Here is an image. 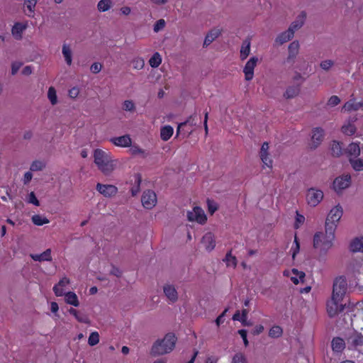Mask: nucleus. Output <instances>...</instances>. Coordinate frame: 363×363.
Here are the masks:
<instances>
[{
	"instance_id": "nucleus-1",
	"label": "nucleus",
	"mask_w": 363,
	"mask_h": 363,
	"mask_svg": "<svg viewBox=\"0 0 363 363\" xmlns=\"http://www.w3.org/2000/svg\"><path fill=\"white\" fill-rule=\"evenodd\" d=\"M93 156L95 164L104 175L109 176L116 169L118 162L108 151L96 149Z\"/></svg>"
},
{
	"instance_id": "nucleus-2",
	"label": "nucleus",
	"mask_w": 363,
	"mask_h": 363,
	"mask_svg": "<svg viewBox=\"0 0 363 363\" xmlns=\"http://www.w3.org/2000/svg\"><path fill=\"white\" fill-rule=\"evenodd\" d=\"M335 230L333 227H325V232H318L313 236V247L320 255H325L333 247Z\"/></svg>"
},
{
	"instance_id": "nucleus-3",
	"label": "nucleus",
	"mask_w": 363,
	"mask_h": 363,
	"mask_svg": "<svg viewBox=\"0 0 363 363\" xmlns=\"http://www.w3.org/2000/svg\"><path fill=\"white\" fill-rule=\"evenodd\" d=\"M177 342V337L173 333H167L164 338L159 339L153 344L151 353L154 356L163 355L171 352Z\"/></svg>"
},
{
	"instance_id": "nucleus-4",
	"label": "nucleus",
	"mask_w": 363,
	"mask_h": 363,
	"mask_svg": "<svg viewBox=\"0 0 363 363\" xmlns=\"http://www.w3.org/2000/svg\"><path fill=\"white\" fill-rule=\"evenodd\" d=\"M342 214L343 209L340 204L334 206L327 216L325 227H333V230H335L337 226V223L342 218Z\"/></svg>"
},
{
	"instance_id": "nucleus-5",
	"label": "nucleus",
	"mask_w": 363,
	"mask_h": 363,
	"mask_svg": "<svg viewBox=\"0 0 363 363\" xmlns=\"http://www.w3.org/2000/svg\"><path fill=\"white\" fill-rule=\"evenodd\" d=\"M347 281L343 277L337 278L333 283L331 297L334 299L344 301L347 291Z\"/></svg>"
},
{
	"instance_id": "nucleus-6",
	"label": "nucleus",
	"mask_w": 363,
	"mask_h": 363,
	"mask_svg": "<svg viewBox=\"0 0 363 363\" xmlns=\"http://www.w3.org/2000/svg\"><path fill=\"white\" fill-rule=\"evenodd\" d=\"M343 302L344 301L334 299L333 297H331L330 299L328 301L326 308L327 313L330 318H333L343 311L346 305V303Z\"/></svg>"
},
{
	"instance_id": "nucleus-7",
	"label": "nucleus",
	"mask_w": 363,
	"mask_h": 363,
	"mask_svg": "<svg viewBox=\"0 0 363 363\" xmlns=\"http://www.w3.org/2000/svg\"><path fill=\"white\" fill-rule=\"evenodd\" d=\"M351 182L352 179L350 174H342L334 179L333 189L337 194H340L351 185Z\"/></svg>"
},
{
	"instance_id": "nucleus-8",
	"label": "nucleus",
	"mask_w": 363,
	"mask_h": 363,
	"mask_svg": "<svg viewBox=\"0 0 363 363\" xmlns=\"http://www.w3.org/2000/svg\"><path fill=\"white\" fill-rule=\"evenodd\" d=\"M300 43L298 40H294L291 42L287 48V57L283 61L284 65H293L296 61V59L299 53Z\"/></svg>"
},
{
	"instance_id": "nucleus-9",
	"label": "nucleus",
	"mask_w": 363,
	"mask_h": 363,
	"mask_svg": "<svg viewBox=\"0 0 363 363\" xmlns=\"http://www.w3.org/2000/svg\"><path fill=\"white\" fill-rule=\"evenodd\" d=\"M324 194L322 190L316 188H310L306 193V201L309 206L315 207L323 199Z\"/></svg>"
},
{
	"instance_id": "nucleus-10",
	"label": "nucleus",
	"mask_w": 363,
	"mask_h": 363,
	"mask_svg": "<svg viewBox=\"0 0 363 363\" xmlns=\"http://www.w3.org/2000/svg\"><path fill=\"white\" fill-rule=\"evenodd\" d=\"M141 202L146 209H152L157 204V196L155 191L146 190L143 192L141 197Z\"/></svg>"
},
{
	"instance_id": "nucleus-11",
	"label": "nucleus",
	"mask_w": 363,
	"mask_h": 363,
	"mask_svg": "<svg viewBox=\"0 0 363 363\" xmlns=\"http://www.w3.org/2000/svg\"><path fill=\"white\" fill-rule=\"evenodd\" d=\"M187 218L189 221H195L200 224H203L207 219L203 210L199 206H195L192 211H188Z\"/></svg>"
},
{
	"instance_id": "nucleus-12",
	"label": "nucleus",
	"mask_w": 363,
	"mask_h": 363,
	"mask_svg": "<svg viewBox=\"0 0 363 363\" xmlns=\"http://www.w3.org/2000/svg\"><path fill=\"white\" fill-rule=\"evenodd\" d=\"M324 130L320 127L313 128L311 132V142L309 147L311 149L317 148L322 143L324 138Z\"/></svg>"
},
{
	"instance_id": "nucleus-13",
	"label": "nucleus",
	"mask_w": 363,
	"mask_h": 363,
	"mask_svg": "<svg viewBox=\"0 0 363 363\" xmlns=\"http://www.w3.org/2000/svg\"><path fill=\"white\" fill-rule=\"evenodd\" d=\"M359 110H363V100L357 101V99L352 97L345 103L342 107V112H352Z\"/></svg>"
},
{
	"instance_id": "nucleus-14",
	"label": "nucleus",
	"mask_w": 363,
	"mask_h": 363,
	"mask_svg": "<svg viewBox=\"0 0 363 363\" xmlns=\"http://www.w3.org/2000/svg\"><path fill=\"white\" fill-rule=\"evenodd\" d=\"M96 190L105 197H113L118 193V188L112 184H102L98 183Z\"/></svg>"
},
{
	"instance_id": "nucleus-15",
	"label": "nucleus",
	"mask_w": 363,
	"mask_h": 363,
	"mask_svg": "<svg viewBox=\"0 0 363 363\" xmlns=\"http://www.w3.org/2000/svg\"><path fill=\"white\" fill-rule=\"evenodd\" d=\"M258 58L257 57H252L245 64L243 72L245 78L247 81H250L254 77V69L257 66Z\"/></svg>"
},
{
	"instance_id": "nucleus-16",
	"label": "nucleus",
	"mask_w": 363,
	"mask_h": 363,
	"mask_svg": "<svg viewBox=\"0 0 363 363\" xmlns=\"http://www.w3.org/2000/svg\"><path fill=\"white\" fill-rule=\"evenodd\" d=\"M163 292L170 303H175L178 300V292L175 286L170 284H166L163 286Z\"/></svg>"
},
{
	"instance_id": "nucleus-17",
	"label": "nucleus",
	"mask_w": 363,
	"mask_h": 363,
	"mask_svg": "<svg viewBox=\"0 0 363 363\" xmlns=\"http://www.w3.org/2000/svg\"><path fill=\"white\" fill-rule=\"evenodd\" d=\"M349 348H358L363 346V335L360 333H354L347 339Z\"/></svg>"
},
{
	"instance_id": "nucleus-18",
	"label": "nucleus",
	"mask_w": 363,
	"mask_h": 363,
	"mask_svg": "<svg viewBox=\"0 0 363 363\" xmlns=\"http://www.w3.org/2000/svg\"><path fill=\"white\" fill-rule=\"evenodd\" d=\"M201 243L207 251H212L216 247L214 235L210 232L206 233L201 239Z\"/></svg>"
},
{
	"instance_id": "nucleus-19",
	"label": "nucleus",
	"mask_w": 363,
	"mask_h": 363,
	"mask_svg": "<svg viewBox=\"0 0 363 363\" xmlns=\"http://www.w3.org/2000/svg\"><path fill=\"white\" fill-rule=\"evenodd\" d=\"M28 27L27 23H16L11 28V34L16 40H21L23 38V33Z\"/></svg>"
},
{
	"instance_id": "nucleus-20",
	"label": "nucleus",
	"mask_w": 363,
	"mask_h": 363,
	"mask_svg": "<svg viewBox=\"0 0 363 363\" xmlns=\"http://www.w3.org/2000/svg\"><path fill=\"white\" fill-rule=\"evenodd\" d=\"M268 150H269V144H268V143L265 142L262 145L259 155H260V158H261L262 162L264 163V164L268 167H271L272 166V160L269 156Z\"/></svg>"
},
{
	"instance_id": "nucleus-21",
	"label": "nucleus",
	"mask_w": 363,
	"mask_h": 363,
	"mask_svg": "<svg viewBox=\"0 0 363 363\" xmlns=\"http://www.w3.org/2000/svg\"><path fill=\"white\" fill-rule=\"evenodd\" d=\"M356 117L350 118L348 121H347L342 126V132L347 135H352L356 133L357 128L354 123L357 121Z\"/></svg>"
},
{
	"instance_id": "nucleus-22",
	"label": "nucleus",
	"mask_w": 363,
	"mask_h": 363,
	"mask_svg": "<svg viewBox=\"0 0 363 363\" xmlns=\"http://www.w3.org/2000/svg\"><path fill=\"white\" fill-rule=\"evenodd\" d=\"M359 143H351L346 148V153L349 159L358 157L361 153Z\"/></svg>"
},
{
	"instance_id": "nucleus-23",
	"label": "nucleus",
	"mask_w": 363,
	"mask_h": 363,
	"mask_svg": "<svg viewBox=\"0 0 363 363\" xmlns=\"http://www.w3.org/2000/svg\"><path fill=\"white\" fill-rule=\"evenodd\" d=\"M352 252H363V237H357L352 239L349 245Z\"/></svg>"
},
{
	"instance_id": "nucleus-24",
	"label": "nucleus",
	"mask_w": 363,
	"mask_h": 363,
	"mask_svg": "<svg viewBox=\"0 0 363 363\" xmlns=\"http://www.w3.org/2000/svg\"><path fill=\"white\" fill-rule=\"evenodd\" d=\"M37 2L38 0H24V12L27 16L30 18L34 17Z\"/></svg>"
},
{
	"instance_id": "nucleus-25",
	"label": "nucleus",
	"mask_w": 363,
	"mask_h": 363,
	"mask_svg": "<svg viewBox=\"0 0 363 363\" xmlns=\"http://www.w3.org/2000/svg\"><path fill=\"white\" fill-rule=\"evenodd\" d=\"M294 36V34L288 28L286 30L277 35L275 38V43L279 45H281L291 40Z\"/></svg>"
},
{
	"instance_id": "nucleus-26",
	"label": "nucleus",
	"mask_w": 363,
	"mask_h": 363,
	"mask_svg": "<svg viewBox=\"0 0 363 363\" xmlns=\"http://www.w3.org/2000/svg\"><path fill=\"white\" fill-rule=\"evenodd\" d=\"M30 257L34 260L38 262H50L52 259L51 249H47L41 254H30Z\"/></svg>"
},
{
	"instance_id": "nucleus-27",
	"label": "nucleus",
	"mask_w": 363,
	"mask_h": 363,
	"mask_svg": "<svg viewBox=\"0 0 363 363\" xmlns=\"http://www.w3.org/2000/svg\"><path fill=\"white\" fill-rule=\"evenodd\" d=\"M306 18V14L304 13H301L297 16L296 20L293 21L289 29L294 34L296 30L300 29L304 24Z\"/></svg>"
},
{
	"instance_id": "nucleus-28",
	"label": "nucleus",
	"mask_w": 363,
	"mask_h": 363,
	"mask_svg": "<svg viewBox=\"0 0 363 363\" xmlns=\"http://www.w3.org/2000/svg\"><path fill=\"white\" fill-rule=\"evenodd\" d=\"M111 141L115 145L120 147H129L131 145V138L128 135L113 138Z\"/></svg>"
},
{
	"instance_id": "nucleus-29",
	"label": "nucleus",
	"mask_w": 363,
	"mask_h": 363,
	"mask_svg": "<svg viewBox=\"0 0 363 363\" xmlns=\"http://www.w3.org/2000/svg\"><path fill=\"white\" fill-rule=\"evenodd\" d=\"M62 53L66 64L70 66L72 64V50L70 45L64 43L62 47Z\"/></svg>"
},
{
	"instance_id": "nucleus-30",
	"label": "nucleus",
	"mask_w": 363,
	"mask_h": 363,
	"mask_svg": "<svg viewBox=\"0 0 363 363\" xmlns=\"http://www.w3.org/2000/svg\"><path fill=\"white\" fill-rule=\"evenodd\" d=\"M70 283V281L67 277H63L57 284L55 285L53 287V291L57 296H62L64 295V289L63 287L68 285Z\"/></svg>"
},
{
	"instance_id": "nucleus-31",
	"label": "nucleus",
	"mask_w": 363,
	"mask_h": 363,
	"mask_svg": "<svg viewBox=\"0 0 363 363\" xmlns=\"http://www.w3.org/2000/svg\"><path fill=\"white\" fill-rule=\"evenodd\" d=\"M114 5L113 0H99L96 4L97 11L100 13L106 12Z\"/></svg>"
},
{
	"instance_id": "nucleus-32",
	"label": "nucleus",
	"mask_w": 363,
	"mask_h": 363,
	"mask_svg": "<svg viewBox=\"0 0 363 363\" xmlns=\"http://www.w3.org/2000/svg\"><path fill=\"white\" fill-rule=\"evenodd\" d=\"M220 34L219 29H212L210 30L205 37L203 41V47H208L211 43H213Z\"/></svg>"
},
{
	"instance_id": "nucleus-33",
	"label": "nucleus",
	"mask_w": 363,
	"mask_h": 363,
	"mask_svg": "<svg viewBox=\"0 0 363 363\" xmlns=\"http://www.w3.org/2000/svg\"><path fill=\"white\" fill-rule=\"evenodd\" d=\"M250 40L249 38H246L242 41L241 48H240V59L242 60H245L250 53Z\"/></svg>"
},
{
	"instance_id": "nucleus-34",
	"label": "nucleus",
	"mask_w": 363,
	"mask_h": 363,
	"mask_svg": "<svg viewBox=\"0 0 363 363\" xmlns=\"http://www.w3.org/2000/svg\"><path fill=\"white\" fill-rule=\"evenodd\" d=\"M331 346L333 352H341L345 347V342L342 338L334 337L331 342Z\"/></svg>"
},
{
	"instance_id": "nucleus-35",
	"label": "nucleus",
	"mask_w": 363,
	"mask_h": 363,
	"mask_svg": "<svg viewBox=\"0 0 363 363\" xmlns=\"http://www.w3.org/2000/svg\"><path fill=\"white\" fill-rule=\"evenodd\" d=\"M65 300L67 304L77 307L79 306V301L77 294L74 292L69 291L67 293L64 292Z\"/></svg>"
},
{
	"instance_id": "nucleus-36",
	"label": "nucleus",
	"mask_w": 363,
	"mask_h": 363,
	"mask_svg": "<svg viewBox=\"0 0 363 363\" xmlns=\"http://www.w3.org/2000/svg\"><path fill=\"white\" fill-rule=\"evenodd\" d=\"M349 162L355 172H362L363 171V159L360 157H354L352 159H349Z\"/></svg>"
},
{
	"instance_id": "nucleus-37",
	"label": "nucleus",
	"mask_w": 363,
	"mask_h": 363,
	"mask_svg": "<svg viewBox=\"0 0 363 363\" xmlns=\"http://www.w3.org/2000/svg\"><path fill=\"white\" fill-rule=\"evenodd\" d=\"M291 272L293 275L291 277V280L294 284H298L299 282H303L306 275L303 272L298 271L296 269H293Z\"/></svg>"
},
{
	"instance_id": "nucleus-38",
	"label": "nucleus",
	"mask_w": 363,
	"mask_h": 363,
	"mask_svg": "<svg viewBox=\"0 0 363 363\" xmlns=\"http://www.w3.org/2000/svg\"><path fill=\"white\" fill-rule=\"evenodd\" d=\"M174 129L171 125H165L161 128L160 137L164 141H167L173 135Z\"/></svg>"
},
{
	"instance_id": "nucleus-39",
	"label": "nucleus",
	"mask_w": 363,
	"mask_h": 363,
	"mask_svg": "<svg viewBox=\"0 0 363 363\" xmlns=\"http://www.w3.org/2000/svg\"><path fill=\"white\" fill-rule=\"evenodd\" d=\"M299 92H300L299 86H298V85L290 86L286 89V90L284 94V96L286 99H292V98L296 97L299 94Z\"/></svg>"
},
{
	"instance_id": "nucleus-40",
	"label": "nucleus",
	"mask_w": 363,
	"mask_h": 363,
	"mask_svg": "<svg viewBox=\"0 0 363 363\" xmlns=\"http://www.w3.org/2000/svg\"><path fill=\"white\" fill-rule=\"evenodd\" d=\"M223 262H225L227 267L235 268L237 266V259L232 255L231 251L227 252L225 258L223 259Z\"/></svg>"
},
{
	"instance_id": "nucleus-41",
	"label": "nucleus",
	"mask_w": 363,
	"mask_h": 363,
	"mask_svg": "<svg viewBox=\"0 0 363 363\" xmlns=\"http://www.w3.org/2000/svg\"><path fill=\"white\" fill-rule=\"evenodd\" d=\"M31 220H32V222L35 225H38V226H40L44 224H47V223H50V220L45 216H43L39 214L33 215L31 218Z\"/></svg>"
},
{
	"instance_id": "nucleus-42",
	"label": "nucleus",
	"mask_w": 363,
	"mask_h": 363,
	"mask_svg": "<svg viewBox=\"0 0 363 363\" xmlns=\"http://www.w3.org/2000/svg\"><path fill=\"white\" fill-rule=\"evenodd\" d=\"M162 63V57L159 52H155L149 60L150 65L153 68L158 67Z\"/></svg>"
},
{
	"instance_id": "nucleus-43",
	"label": "nucleus",
	"mask_w": 363,
	"mask_h": 363,
	"mask_svg": "<svg viewBox=\"0 0 363 363\" xmlns=\"http://www.w3.org/2000/svg\"><path fill=\"white\" fill-rule=\"evenodd\" d=\"M46 166V163L42 160H35L33 161L30 167V170L31 172H37L43 170Z\"/></svg>"
},
{
	"instance_id": "nucleus-44",
	"label": "nucleus",
	"mask_w": 363,
	"mask_h": 363,
	"mask_svg": "<svg viewBox=\"0 0 363 363\" xmlns=\"http://www.w3.org/2000/svg\"><path fill=\"white\" fill-rule=\"evenodd\" d=\"M48 98L52 105H56L58 102L57 96L55 89L53 86H50L48 91Z\"/></svg>"
},
{
	"instance_id": "nucleus-45",
	"label": "nucleus",
	"mask_w": 363,
	"mask_h": 363,
	"mask_svg": "<svg viewBox=\"0 0 363 363\" xmlns=\"http://www.w3.org/2000/svg\"><path fill=\"white\" fill-rule=\"evenodd\" d=\"M282 329L279 325L272 327L269 331V336L272 338H277L281 336Z\"/></svg>"
},
{
	"instance_id": "nucleus-46",
	"label": "nucleus",
	"mask_w": 363,
	"mask_h": 363,
	"mask_svg": "<svg viewBox=\"0 0 363 363\" xmlns=\"http://www.w3.org/2000/svg\"><path fill=\"white\" fill-rule=\"evenodd\" d=\"M342 149L341 144L338 142L333 141L331 144V152L333 155L335 157H339L342 155Z\"/></svg>"
},
{
	"instance_id": "nucleus-47",
	"label": "nucleus",
	"mask_w": 363,
	"mask_h": 363,
	"mask_svg": "<svg viewBox=\"0 0 363 363\" xmlns=\"http://www.w3.org/2000/svg\"><path fill=\"white\" fill-rule=\"evenodd\" d=\"M131 63L133 65V69L138 70L142 69L145 66V60L143 57H137L133 59Z\"/></svg>"
},
{
	"instance_id": "nucleus-48",
	"label": "nucleus",
	"mask_w": 363,
	"mask_h": 363,
	"mask_svg": "<svg viewBox=\"0 0 363 363\" xmlns=\"http://www.w3.org/2000/svg\"><path fill=\"white\" fill-rule=\"evenodd\" d=\"M335 65V62L332 60H325L320 62V67L324 71H329Z\"/></svg>"
},
{
	"instance_id": "nucleus-49",
	"label": "nucleus",
	"mask_w": 363,
	"mask_h": 363,
	"mask_svg": "<svg viewBox=\"0 0 363 363\" xmlns=\"http://www.w3.org/2000/svg\"><path fill=\"white\" fill-rule=\"evenodd\" d=\"M99 342V334L97 332H92L88 339L90 346H94Z\"/></svg>"
},
{
	"instance_id": "nucleus-50",
	"label": "nucleus",
	"mask_w": 363,
	"mask_h": 363,
	"mask_svg": "<svg viewBox=\"0 0 363 363\" xmlns=\"http://www.w3.org/2000/svg\"><path fill=\"white\" fill-rule=\"evenodd\" d=\"M245 355L242 352H237L232 359V363H246Z\"/></svg>"
},
{
	"instance_id": "nucleus-51",
	"label": "nucleus",
	"mask_w": 363,
	"mask_h": 363,
	"mask_svg": "<svg viewBox=\"0 0 363 363\" xmlns=\"http://www.w3.org/2000/svg\"><path fill=\"white\" fill-rule=\"evenodd\" d=\"M123 109L126 111H134L135 109V104L131 100H125L123 104Z\"/></svg>"
},
{
	"instance_id": "nucleus-52",
	"label": "nucleus",
	"mask_w": 363,
	"mask_h": 363,
	"mask_svg": "<svg viewBox=\"0 0 363 363\" xmlns=\"http://www.w3.org/2000/svg\"><path fill=\"white\" fill-rule=\"evenodd\" d=\"M26 201L28 203H31V204H33L36 206H40V202L38 200V199L36 198L35 196V194L34 192H30L28 195V197L26 199Z\"/></svg>"
},
{
	"instance_id": "nucleus-53",
	"label": "nucleus",
	"mask_w": 363,
	"mask_h": 363,
	"mask_svg": "<svg viewBox=\"0 0 363 363\" xmlns=\"http://www.w3.org/2000/svg\"><path fill=\"white\" fill-rule=\"evenodd\" d=\"M165 25L166 22L164 19L158 20L154 25V32L158 33L159 31L162 30L165 27Z\"/></svg>"
},
{
	"instance_id": "nucleus-54",
	"label": "nucleus",
	"mask_w": 363,
	"mask_h": 363,
	"mask_svg": "<svg viewBox=\"0 0 363 363\" xmlns=\"http://www.w3.org/2000/svg\"><path fill=\"white\" fill-rule=\"evenodd\" d=\"M195 117H196L195 115H191L185 122L181 123L178 125L177 135L179 134V130H180V128L182 126L185 125L187 123H189L191 125H196V123L195 122Z\"/></svg>"
},
{
	"instance_id": "nucleus-55",
	"label": "nucleus",
	"mask_w": 363,
	"mask_h": 363,
	"mask_svg": "<svg viewBox=\"0 0 363 363\" xmlns=\"http://www.w3.org/2000/svg\"><path fill=\"white\" fill-rule=\"evenodd\" d=\"M340 103V99L337 96H332L328 101L327 105L330 107H334Z\"/></svg>"
},
{
	"instance_id": "nucleus-56",
	"label": "nucleus",
	"mask_w": 363,
	"mask_h": 363,
	"mask_svg": "<svg viewBox=\"0 0 363 363\" xmlns=\"http://www.w3.org/2000/svg\"><path fill=\"white\" fill-rule=\"evenodd\" d=\"M80 92L78 86H74L69 90L68 95L71 99H75L77 98Z\"/></svg>"
},
{
	"instance_id": "nucleus-57",
	"label": "nucleus",
	"mask_w": 363,
	"mask_h": 363,
	"mask_svg": "<svg viewBox=\"0 0 363 363\" xmlns=\"http://www.w3.org/2000/svg\"><path fill=\"white\" fill-rule=\"evenodd\" d=\"M305 220V217L301 214H299L298 212H296V221L294 223V228H298Z\"/></svg>"
},
{
	"instance_id": "nucleus-58",
	"label": "nucleus",
	"mask_w": 363,
	"mask_h": 363,
	"mask_svg": "<svg viewBox=\"0 0 363 363\" xmlns=\"http://www.w3.org/2000/svg\"><path fill=\"white\" fill-rule=\"evenodd\" d=\"M101 69L102 65L99 62H94L90 67L91 72L94 74L100 72Z\"/></svg>"
},
{
	"instance_id": "nucleus-59",
	"label": "nucleus",
	"mask_w": 363,
	"mask_h": 363,
	"mask_svg": "<svg viewBox=\"0 0 363 363\" xmlns=\"http://www.w3.org/2000/svg\"><path fill=\"white\" fill-rule=\"evenodd\" d=\"M22 65L23 64L21 62H17V61L12 62V64H11V74L15 75L18 72V70L21 67Z\"/></svg>"
},
{
	"instance_id": "nucleus-60",
	"label": "nucleus",
	"mask_w": 363,
	"mask_h": 363,
	"mask_svg": "<svg viewBox=\"0 0 363 363\" xmlns=\"http://www.w3.org/2000/svg\"><path fill=\"white\" fill-rule=\"evenodd\" d=\"M207 203H208V211L211 214H213L216 211H217L218 205L216 204V203H215L214 201H211V200L208 199L207 201Z\"/></svg>"
},
{
	"instance_id": "nucleus-61",
	"label": "nucleus",
	"mask_w": 363,
	"mask_h": 363,
	"mask_svg": "<svg viewBox=\"0 0 363 363\" xmlns=\"http://www.w3.org/2000/svg\"><path fill=\"white\" fill-rule=\"evenodd\" d=\"M238 333L241 336V337L242 338L243 343H244L245 346L247 347L248 345H249V342H248V340L247 338V330H244V329H242V330H238Z\"/></svg>"
},
{
	"instance_id": "nucleus-62",
	"label": "nucleus",
	"mask_w": 363,
	"mask_h": 363,
	"mask_svg": "<svg viewBox=\"0 0 363 363\" xmlns=\"http://www.w3.org/2000/svg\"><path fill=\"white\" fill-rule=\"evenodd\" d=\"M110 274L117 277H121L122 276V271L119 268L113 266L110 271Z\"/></svg>"
},
{
	"instance_id": "nucleus-63",
	"label": "nucleus",
	"mask_w": 363,
	"mask_h": 363,
	"mask_svg": "<svg viewBox=\"0 0 363 363\" xmlns=\"http://www.w3.org/2000/svg\"><path fill=\"white\" fill-rule=\"evenodd\" d=\"M50 310L53 313H55V317L59 318V314L57 313V311L59 310V306L56 302H51Z\"/></svg>"
},
{
	"instance_id": "nucleus-64",
	"label": "nucleus",
	"mask_w": 363,
	"mask_h": 363,
	"mask_svg": "<svg viewBox=\"0 0 363 363\" xmlns=\"http://www.w3.org/2000/svg\"><path fill=\"white\" fill-rule=\"evenodd\" d=\"M32 178H33V174L31 173V171L30 172H26L24 174L23 179V184H28L31 181Z\"/></svg>"
}]
</instances>
